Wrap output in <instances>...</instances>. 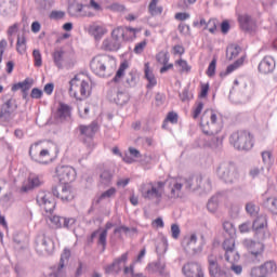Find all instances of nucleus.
I'll list each match as a JSON object with an SVG mask.
<instances>
[{"instance_id":"obj_13","label":"nucleus","mask_w":277,"mask_h":277,"mask_svg":"<svg viewBox=\"0 0 277 277\" xmlns=\"http://www.w3.org/2000/svg\"><path fill=\"white\" fill-rule=\"evenodd\" d=\"M196 243H198V236L196 234H192L183 238L182 248H184L186 254L195 256V254H200V252H202V247L197 246Z\"/></svg>"},{"instance_id":"obj_19","label":"nucleus","mask_w":277,"mask_h":277,"mask_svg":"<svg viewBox=\"0 0 277 277\" xmlns=\"http://www.w3.org/2000/svg\"><path fill=\"white\" fill-rule=\"evenodd\" d=\"M38 143H35L29 148V156L32 161H36V163H41L43 166L49 163V160L51 159V154L49 153V149H42L38 154V149H36Z\"/></svg>"},{"instance_id":"obj_6","label":"nucleus","mask_w":277,"mask_h":277,"mask_svg":"<svg viewBox=\"0 0 277 277\" xmlns=\"http://www.w3.org/2000/svg\"><path fill=\"white\" fill-rule=\"evenodd\" d=\"M216 174L221 181L229 185L239 181V171L233 162H222L216 170Z\"/></svg>"},{"instance_id":"obj_44","label":"nucleus","mask_w":277,"mask_h":277,"mask_svg":"<svg viewBox=\"0 0 277 277\" xmlns=\"http://www.w3.org/2000/svg\"><path fill=\"white\" fill-rule=\"evenodd\" d=\"M127 68H129V63L123 62L120 64L119 69L117 70L115 77L113 78L114 83H118L121 77H124V70H127Z\"/></svg>"},{"instance_id":"obj_7","label":"nucleus","mask_w":277,"mask_h":277,"mask_svg":"<svg viewBox=\"0 0 277 277\" xmlns=\"http://www.w3.org/2000/svg\"><path fill=\"white\" fill-rule=\"evenodd\" d=\"M242 246L250 252L252 256V262L259 264L263 261V252H265V245L261 241L253 240L252 238H247L242 240Z\"/></svg>"},{"instance_id":"obj_59","label":"nucleus","mask_w":277,"mask_h":277,"mask_svg":"<svg viewBox=\"0 0 277 277\" xmlns=\"http://www.w3.org/2000/svg\"><path fill=\"white\" fill-rule=\"evenodd\" d=\"M166 121L171 122V124H177L179 123V114H176L174 111H170L167 115Z\"/></svg>"},{"instance_id":"obj_57","label":"nucleus","mask_w":277,"mask_h":277,"mask_svg":"<svg viewBox=\"0 0 277 277\" xmlns=\"http://www.w3.org/2000/svg\"><path fill=\"white\" fill-rule=\"evenodd\" d=\"M116 196V188L111 187L108 190L102 193L98 200H107V198H114Z\"/></svg>"},{"instance_id":"obj_5","label":"nucleus","mask_w":277,"mask_h":277,"mask_svg":"<svg viewBox=\"0 0 277 277\" xmlns=\"http://www.w3.org/2000/svg\"><path fill=\"white\" fill-rule=\"evenodd\" d=\"M200 124L205 135H217L222 131V128L217 124V115L213 110L203 113Z\"/></svg>"},{"instance_id":"obj_22","label":"nucleus","mask_w":277,"mask_h":277,"mask_svg":"<svg viewBox=\"0 0 277 277\" xmlns=\"http://www.w3.org/2000/svg\"><path fill=\"white\" fill-rule=\"evenodd\" d=\"M238 22L242 31H248L252 34V31H256V21L252 18V16L245 14L238 16Z\"/></svg>"},{"instance_id":"obj_33","label":"nucleus","mask_w":277,"mask_h":277,"mask_svg":"<svg viewBox=\"0 0 277 277\" xmlns=\"http://www.w3.org/2000/svg\"><path fill=\"white\" fill-rule=\"evenodd\" d=\"M145 78L147 79V89L150 90L157 85V78H155V74L150 70V66L148 63L145 64Z\"/></svg>"},{"instance_id":"obj_61","label":"nucleus","mask_w":277,"mask_h":277,"mask_svg":"<svg viewBox=\"0 0 277 277\" xmlns=\"http://www.w3.org/2000/svg\"><path fill=\"white\" fill-rule=\"evenodd\" d=\"M62 216L54 215L50 217V222L53 224L54 228H62Z\"/></svg>"},{"instance_id":"obj_40","label":"nucleus","mask_w":277,"mask_h":277,"mask_svg":"<svg viewBox=\"0 0 277 277\" xmlns=\"http://www.w3.org/2000/svg\"><path fill=\"white\" fill-rule=\"evenodd\" d=\"M114 180V172L111 170H104L100 175V181L102 185H111Z\"/></svg>"},{"instance_id":"obj_27","label":"nucleus","mask_w":277,"mask_h":277,"mask_svg":"<svg viewBox=\"0 0 277 277\" xmlns=\"http://www.w3.org/2000/svg\"><path fill=\"white\" fill-rule=\"evenodd\" d=\"M18 109V105L16 104V100H8L2 106H1V110L2 114L4 115L5 119H10L12 118V113Z\"/></svg>"},{"instance_id":"obj_46","label":"nucleus","mask_w":277,"mask_h":277,"mask_svg":"<svg viewBox=\"0 0 277 277\" xmlns=\"http://www.w3.org/2000/svg\"><path fill=\"white\" fill-rule=\"evenodd\" d=\"M137 34V28L124 27L123 41L135 40Z\"/></svg>"},{"instance_id":"obj_43","label":"nucleus","mask_w":277,"mask_h":277,"mask_svg":"<svg viewBox=\"0 0 277 277\" xmlns=\"http://www.w3.org/2000/svg\"><path fill=\"white\" fill-rule=\"evenodd\" d=\"M89 31L94 36L95 40H101L105 36V28L102 26H91Z\"/></svg>"},{"instance_id":"obj_10","label":"nucleus","mask_w":277,"mask_h":277,"mask_svg":"<svg viewBox=\"0 0 277 277\" xmlns=\"http://www.w3.org/2000/svg\"><path fill=\"white\" fill-rule=\"evenodd\" d=\"M52 195L62 202H70L75 200V192L72 190V186L68 184H63L58 186L52 187Z\"/></svg>"},{"instance_id":"obj_23","label":"nucleus","mask_w":277,"mask_h":277,"mask_svg":"<svg viewBox=\"0 0 277 277\" xmlns=\"http://www.w3.org/2000/svg\"><path fill=\"white\" fill-rule=\"evenodd\" d=\"M208 263H209V274L212 277H224L226 276V269H222L220 265L217 264V258L214 255L208 256Z\"/></svg>"},{"instance_id":"obj_9","label":"nucleus","mask_w":277,"mask_h":277,"mask_svg":"<svg viewBox=\"0 0 277 277\" xmlns=\"http://www.w3.org/2000/svg\"><path fill=\"white\" fill-rule=\"evenodd\" d=\"M185 192H196V189H203V192H211V180H206L202 185V175H194L185 179L184 182Z\"/></svg>"},{"instance_id":"obj_25","label":"nucleus","mask_w":277,"mask_h":277,"mask_svg":"<svg viewBox=\"0 0 277 277\" xmlns=\"http://www.w3.org/2000/svg\"><path fill=\"white\" fill-rule=\"evenodd\" d=\"M259 71L263 75H269V72H274V68H276V61L272 56H265L259 64Z\"/></svg>"},{"instance_id":"obj_36","label":"nucleus","mask_w":277,"mask_h":277,"mask_svg":"<svg viewBox=\"0 0 277 277\" xmlns=\"http://www.w3.org/2000/svg\"><path fill=\"white\" fill-rule=\"evenodd\" d=\"M42 181L36 175H30L28 177V185L22 187V192H29V189H35V187H40Z\"/></svg>"},{"instance_id":"obj_51","label":"nucleus","mask_w":277,"mask_h":277,"mask_svg":"<svg viewBox=\"0 0 277 277\" xmlns=\"http://www.w3.org/2000/svg\"><path fill=\"white\" fill-rule=\"evenodd\" d=\"M175 64L176 66H180L181 72H189V70H192V66H189V64H187V61L183 58L176 61Z\"/></svg>"},{"instance_id":"obj_53","label":"nucleus","mask_w":277,"mask_h":277,"mask_svg":"<svg viewBox=\"0 0 277 277\" xmlns=\"http://www.w3.org/2000/svg\"><path fill=\"white\" fill-rule=\"evenodd\" d=\"M177 29L182 36H192V28L187 24L181 23Z\"/></svg>"},{"instance_id":"obj_64","label":"nucleus","mask_w":277,"mask_h":277,"mask_svg":"<svg viewBox=\"0 0 277 277\" xmlns=\"http://www.w3.org/2000/svg\"><path fill=\"white\" fill-rule=\"evenodd\" d=\"M76 220L75 219H66V217H63V221H62V226L63 228H70L74 224H75Z\"/></svg>"},{"instance_id":"obj_3","label":"nucleus","mask_w":277,"mask_h":277,"mask_svg":"<svg viewBox=\"0 0 277 277\" xmlns=\"http://www.w3.org/2000/svg\"><path fill=\"white\" fill-rule=\"evenodd\" d=\"M166 182H148L141 185L140 192L145 200H157L161 202Z\"/></svg>"},{"instance_id":"obj_8","label":"nucleus","mask_w":277,"mask_h":277,"mask_svg":"<svg viewBox=\"0 0 277 277\" xmlns=\"http://www.w3.org/2000/svg\"><path fill=\"white\" fill-rule=\"evenodd\" d=\"M36 251L41 256L53 254L55 250V242L47 234H39L36 238Z\"/></svg>"},{"instance_id":"obj_16","label":"nucleus","mask_w":277,"mask_h":277,"mask_svg":"<svg viewBox=\"0 0 277 277\" xmlns=\"http://www.w3.org/2000/svg\"><path fill=\"white\" fill-rule=\"evenodd\" d=\"M67 12L69 16H72L75 18H85V16L92 18V16H94L91 11H85V4L79 2L70 3L68 5Z\"/></svg>"},{"instance_id":"obj_56","label":"nucleus","mask_w":277,"mask_h":277,"mask_svg":"<svg viewBox=\"0 0 277 277\" xmlns=\"http://www.w3.org/2000/svg\"><path fill=\"white\" fill-rule=\"evenodd\" d=\"M217 66V60L213 58L211 63L208 66L207 75L208 77H214L215 76V68Z\"/></svg>"},{"instance_id":"obj_41","label":"nucleus","mask_w":277,"mask_h":277,"mask_svg":"<svg viewBox=\"0 0 277 277\" xmlns=\"http://www.w3.org/2000/svg\"><path fill=\"white\" fill-rule=\"evenodd\" d=\"M264 207L271 211L274 215H277V198L269 197L264 201Z\"/></svg>"},{"instance_id":"obj_28","label":"nucleus","mask_w":277,"mask_h":277,"mask_svg":"<svg viewBox=\"0 0 277 277\" xmlns=\"http://www.w3.org/2000/svg\"><path fill=\"white\" fill-rule=\"evenodd\" d=\"M69 260H70V249H64L63 253L61 254V260L58 263L57 271L56 273H54L55 277H60L64 275L62 271L64 269L66 263H68Z\"/></svg>"},{"instance_id":"obj_2","label":"nucleus","mask_w":277,"mask_h":277,"mask_svg":"<svg viewBox=\"0 0 277 277\" xmlns=\"http://www.w3.org/2000/svg\"><path fill=\"white\" fill-rule=\"evenodd\" d=\"M229 144H232L236 150H252L254 137L252 133L246 130H238L233 132L229 136Z\"/></svg>"},{"instance_id":"obj_58","label":"nucleus","mask_w":277,"mask_h":277,"mask_svg":"<svg viewBox=\"0 0 277 277\" xmlns=\"http://www.w3.org/2000/svg\"><path fill=\"white\" fill-rule=\"evenodd\" d=\"M146 44H147L146 40L136 43L133 50L134 53L136 55H141V53H144V50L146 49Z\"/></svg>"},{"instance_id":"obj_18","label":"nucleus","mask_w":277,"mask_h":277,"mask_svg":"<svg viewBox=\"0 0 277 277\" xmlns=\"http://www.w3.org/2000/svg\"><path fill=\"white\" fill-rule=\"evenodd\" d=\"M37 203L45 213H53L55 211V200L51 198V193L40 192L37 195Z\"/></svg>"},{"instance_id":"obj_52","label":"nucleus","mask_w":277,"mask_h":277,"mask_svg":"<svg viewBox=\"0 0 277 277\" xmlns=\"http://www.w3.org/2000/svg\"><path fill=\"white\" fill-rule=\"evenodd\" d=\"M32 57L35 60V66L40 68V66H42V54L40 53V50H34Z\"/></svg>"},{"instance_id":"obj_39","label":"nucleus","mask_w":277,"mask_h":277,"mask_svg":"<svg viewBox=\"0 0 277 277\" xmlns=\"http://www.w3.org/2000/svg\"><path fill=\"white\" fill-rule=\"evenodd\" d=\"M245 209H246V213L250 215V217H256V215H259V211H261L259 206H256L252 201L247 202Z\"/></svg>"},{"instance_id":"obj_54","label":"nucleus","mask_w":277,"mask_h":277,"mask_svg":"<svg viewBox=\"0 0 277 277\" xmlns=\"http://www.w3.org/2000/svg\"><path fill=\"white\" fill-rule=\"evenodd\" d=\"M207 209L210 211V213H215V211H217V198L212 197L208 201Z\"/></svg>"},{"instance_id":"obj_45","label":"nucleus","mask_w":277,"mask_h":277,"mask_svg":"<svg viewBox=\"0 0 277 277\" xmlns=\"http://www.w3.org/2000/svg\"><path fill=\"white\" fill-rule=\"evenodd\" d=\"M111 38L118 42L124 41V27L119 26L111 31Z\"/></svg>"},{"instance_id":"obj_14","label":"nucleus","mask_w":277,"mask_h":277,"mask_svg":"<svg viewBox=\"0 0 277 277\" xmlns=\"http://www.w3.org/2000/svg\"><path fill=\"white\" fill-rule=\"evenodd\" d=\"M56 175L60 183L63 185H68L77 179V171L70 166H61L56 168Z\"/></svg>"},{"instance_id":"obj_48","label":"nucleus","mask_w":277,"mask_h":277,"mask_svg":"<svg viewBox=\"0 0 277 277\" xmlns=\"http://www.w3.org/2000/svg\"><path fill=\"white\" fill-rule=\"evenodd\" d=\"M49 18H50V21H62V19L66 18V12L53 10L49 14Z\"/></svg>"},{"instance_id":"obj_63","label":"nucleus","mask_w":277,"mask_h":277,"mask_svg":"<svg viewBox=\"0 0 277 277\" xmlns=\"http://www.w3.org/2000/svg\"><path fill=\"white\" fill-rule=\"evenodd\" d=\"M44 92H42V90H40L39 88H34L30 92V98H36V100H40L42 98Z\"/></svg>"},{"instance_id":"obj_34","label":"nucleus","mask_w":277,"mask_h":277,"mask_svg":"<svg viewBox=\"0 0 277 277\" xmlns=\"http://www.w3.org/2000/svg\"><path fill=\"white\" fill-rule=\"evenodd\" d=\"M140 81V74L135 70H131L126 77V88H135Z\"/></svg>"},{"instance_id":"obj_55","label":"nucleus","mask_w":277,"mask_h":277,"mask_svg":"<svg viewBox=\"0 0 277 277\" xmlns=\"http://www.w3.org/2000/svg\"><path fill=\"white\" fill-rule=\"evenodd\" d=\"M15 9H16V5H14V4H12V2H10L5 6H2L1 14L3 16H10V14H12V12H14Z\"/></svg>"},{"instance_id":"obj_1","label":"nucleus","mask_w":277,"mask_h":277,"mask_svg":"<svg viewBox=\"0 0 277 277\" xmlns=\"http://www.w3.org/2000/svg\"><path fill=\"white\" fill-rule=\"evenodd\" d=\"M90 68L96 77H102L103 79L111 77L116 70V57L98 54L91 60Z\"/></svg>"},{"instance_id":"obj_32","label":"nucleus","mask_w":277,"mask_h":277,"mask_svg":"<svg viewBox=\"0 0 277 277\" xmlns=\"http://www.w3.org/2000/svg\"><path fill=\"white\" fill-rule=\"evenodd\" d=\"M66 52L62 49L55 50L52 54L53 57V62L55 64V66L62 70V68H64V54Z\"/></svg>"},{"instance_id":"obj_26","label":"nucleus","mask_w":277,"mask_h":277,"mask_svg":"<svg viewBox=\"0 0 277 277\" xmlns=\"http://www.w3.org/2000/svg\"><path fill=\"white\" fill-rule=\"evenodd\" d=\"M147 269L151 274L158 273L162 277H170V274L166 272V263H161L160 261L148 264Z\"/></svg>"},{"instance_id":"obj_20","label":"nucleus","mask_w":277,"mask_h":277,"mask_svg":"<svg viewBox=\"0 0 277 277\" xmlns=\"http://www.w3.org/2000/svg\"><path fill=\"white\" fill-rule=\"evenodd\" d=\"M107 97L109 101H113V103H116V105L122 106L129 103V93L118 91L116 88L108 90Z\"/></svg>"},{"instance_id":"obj_15","label":"nucleus","mask_w":277,"mask_h":277,"mask_svg":"<svg viewBox=\"0 0 277 277\" xmlns=\"http://www.w3.org/2000/svg\"><path fill=\"white\" fill-rule=\"evenodd\" d=\"M170 193L169 198L176 199L183 197V187L185 188V177H172L168 185Z\"/></svg>"},{"instance_id":"obj_4","label":"nucleus","mask_w":277,"mask_h":277,"mask_svg":"<svg viewBox=\"0 0 277 277\" xmlns=\"http://www.w3.org/2000/svg\"><path fill=\"white\" fill-rule=\"evenodd\" d=\"M69 94L74 96L76 101H85L90 96V83L85 80L79 79V76H75L69 81Z\"/></svg>"},{"instance_id":"obj_62","label":"nucleus","mask_w":277,"mask_h":277,"mask_svg":"<svg viewBox=\"0 0 277 277\" xmlns=\"http://www.w3.org/2000/svg\"><path fill=\"white\" fill-rule=\"evenodd\" d=\"M223 229L225 230V233H227V235H233L235 233V226L228 221H225L223 223Z\"/></svg>"},{"instance_id":"obj_31","label":"nucleus","mask_w":277,"mask_h":277,"mask_svg":"<svg viewBox=\"0 0 277 277\" xmlns=\"http://www.w3.org/2000/svg\"><path fill=\"white\" fill-rule=\"evenodd\" d=\"M72 108L68 104L60 103V106L56 111V117L60 120H66V118H70V114Z\"/></svg>"},{"instance_id":"obj_24","label":"nucleus","mask_w":277,"mask_h":277,"mask_svg":"<svg viewBox=\"0 0 277 277\" xmlns=\"http://www.w3.org/2000/svg\"><path fill=\"white\" fill-rule=\"evenodd\" d=\"M129 260V253H123L120 258L114 260V262L104 267L105 274H120L122 269L120 263H127Z\"/></svg>"},{"instance_id":"obj_17","label":"nucleus","mask_w":277,"mask_h":277,"mask_svg":"<svg viewBox=\"0 0 277 277\" xmlns=\"http://www.w3.org/2000/svg\"><path fill=\"white\" fill-rule=\"evenodd\" d=\"M182 274L185 277H205V272L202 271V265L198 262H187L182 267Z\"/></svg>"},{"instance_id":"obj_35","label":"nucleus","mask_w":277,"mask_h":277,"mask_svg":"<svg viewBox=\"0 0 277 277\" xmlns=\"http://www.w3.org/2000/svg\"><path fill=\"white\" fill-rule=\"evenodd\" d=\"M31 85H34V81H30L29 78H26L24 81L13 84L11 90L12 92H18V90L24 92L25 90H31Z\"/></svg>"},{"instance_id":"obj_12","label":"nucleus","mask_w":277,"mask_h":277,"mask_svg":"<svg viewBox=\"0 0 277 277\" xmlns=\"http://www.w3.org/2000/svg\"><path fill=\"white\" fill-rule=\"evenodd\" d=\"M78 131L79 140L83 142V144H88V142H92V140H94V135L98 132V123L93 121L89 126L80 124L78 127Z\"/></svg>"},{"instance_id":"obj_38","label":"nucleus","mask_w":277,"mask_h":277,"mask_svg":"<svg viewBox=\"0 0 277 277\" xmlns=\"http://www.w3.org/2000/svg\"><path fill=\"white\" fill-rule=\"evenodd\" d=\"M240 52H241V47L237 44H230L226 49V57L229 61L235 60V57H237V55H239Z\"/></svg>"},{"instance_id":"obj_11","label":"nucleus","mask_w":277,"mask_h":277,"mask_svg":"<svg viewBox=\"0 0 277 277\" xmlns=\"http://www.w3.org/2000/svg\"><path fill=\"white\" fill-rule=\"evenodd\" d=\"M253 233L258 241H265L269 237L266 216L261 215L253 221Z\"/></svg>"},{"instance_id":"obj_47","label":"nucleus","mask_w":277,"mask_h":277,"mask_svg":"<svg viewBox=\"0 0 277 277\" xmlns=\"http://www.w3.org/2000/svg\"><path fill=\"white\" fill-rule=\"evenodd\" d=\"M239 233L242 235L246 233H250V230H254V222L246 221L238 226Z\"/></svg>"},{"instance_id":"obj_60","label":"nucleus","mask_w":277,"mask_h":277,"mask_svg":"<svg viewBox=\"0 0 277 277\" xmlns=\"http://www.w3.org/2000/svg\"><path fill=\"white\" fill-rule=\"evenodd\" d=\"M171 237H173V239H179V237H181V227L179 224L171 225Z\"/></svg>"},{"instance_id":"obj_42","label":"nucleus","mask_w":277,"mask_h":277,"mask_svg":"<svg viewBox=\"0 0 277 277\" xmlns=\"http://www.w3.org/2000/svg\"><path fill=\"white\" fill-rule=\"evenodd\" d=\"M16 51L21 55H23L25 53V51H27V39L25 38V36L17 37Z\"/></svg>"},{"instance_id":"obj_30","label":"nucleus","mask_w":277,"mask_h":277,"mask_svg":"<svg viewBox=\"0 0 277 277\" xmlns=\"http://www.w3.org/2000/svg\"><path fill=\"white\" fill-rule=\"evenodd\" d=\"M223 249L225 250V261H230V256L235 254V239H225L223 242Z\"/></svg>"},{"instance_id":"obj_49","label":"nucleus","mask_w":277,"mask_h":277,"mask_svg":"<svg viewBox=\"0 0 277 277\" xmlns=\"http://www.w3.org/2000/svg\"><path fill=\"white\" fill-rule=\"evenodd\" d=\"M97 245L102 246V252L107 248V230H102L98 236Z\"/></svg>"},{"instance_id":"obj_29","label":"nucleus","mask_w":277,"mask_h":277,"mask_svg":"<svg viewBox=\"0 0 277 277\" xmlns=\"http://www.w3.org/2000/svg\"><path fill=\"white\" fill-rule=\"evenodd\" d=\"M120 47H122L121 41H117V39H105L102 42V50L103 51H119Z\"/></svg>"},{"instance_id":"obj_37","label":"nucleus","mask_w":277,"mask_h":277,"mask_svg":"<svg viewBox=\"0 0 277 277\" xmlns=\"http://www.w3.org/2000/svg\"><path fill=\"white\" fill-rule=\"evenodd\" d=\"M245 60H246V57L241 56L235 63L228 65L226 68V71L221 72V77H226V75H230V72H235V70H237V68H239L240 66H243Z\"/></svg>"},{"instance_id":"obj_21","label":"nucleus","mask_w":277,"mask_h":277,"mask_svg":"<svg viewBox=\"0 0 277 277\" xmlns=\"http://www.w3.org/2000/svg\"><path fill=\"white\" fill-rule=\"evenodd\" d=\"M276 269V262L267 261L259 267H253L251 269V276H259V274H262V276L268 277L271 274H274Z\"/></svg>"},{"instance_id":"obj_50","label":"nucleus","mask_w":277,"mask_h":277,"mask_svg":"<svg viewBox=\"0 0 277 277\" xmlns=\"http://www.w3.org/2000/svg\"><path fill=\"white\" fill-rule=\"evenodd\" d=\"M156 60L158 64H168L170 62V56L168 55V52H159L156 55Z\"/></svg>"}]
</instances>
